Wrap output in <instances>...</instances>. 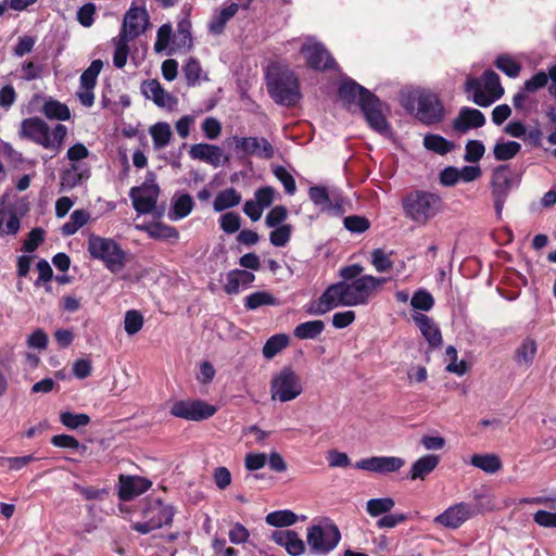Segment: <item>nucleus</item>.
<instances>
[{
    "instance_id": "f257e3e1",
    "label": "nucleus",
    "mask_w": 556,
    "mask_h": 556,
    "mask_svg": "<svg viewBox=\"0 0 556 556\" xmlns=\"http://www.w3.org/2000/svg\"><path fill=\"white\" fill-rule=\"evenodd\" d=\"M387 282V278L363 275L348 282L340 281L329 286L309 313L323 315L338 306H357L366 304L374 292Z\"/></svg>"
},
{
    "instance_id": "f03ea898",
    "label": "nucleus",
    "mask_w": 556,
    "mask_h": 556,
    "mask_svg": "<svg viewBox=\"0 0 556 556\" xmlns=\"http://www.w3.org/2000/svg\"><path fill=\"white\" fill-rule=\"evenodd\" d=\"M87 251L92 258L102 262L105 268L113 274L122 271L128 263V253L113 238L90 233L87 240Z\"/></svg>"
},
{
    "instance_id": "7ed1b4c3",
    "label": "nucleus",
    "mask_w": 556,
    "mask_h": 556,
    "mask_svg": "<svg viewBox=\"0 0 556 556\" xmlns=\"http://www.w3.org/2000/svg\"><path fill=\"white\" fill-rule=\"evenodd\" d=\"M20 135L45 149H50L58 153L67 136V128L62 124H58L53 129H50L48 124L41 118L29 117L21 123Z\"/></svg>"
},
{
    "instance_id": "20e7f679",
    "label": "nucleus",
    "mask_w": 556,
    "mask_h": 556,
    "mask_svg": "<svg viewBox=\"0 0 556 556\" xmlns=\"http://www.w3.org/2000/svg\"><path fill=\"white\" fill-rule=\"evenodd\" d=\"M442 199L432 192L415 190L402 200L405 216L418 225H426L442 210Z\"/></svg>"
},
{
    "instance_id": "39448f33",
    "label": "nucleus",
    "mask_w": 556,
    "mask_h": 556,
    "mask_svg": "<svg viewBox=\"0 0 556 556\" xmlns=\"http://www.w3.org/2000/svg\"><path fill=\"white\" fill-rule=\"evenodd\" d=\"M465 91L472 93V101L482 108L491 105L504 94L500 76L493 71H485L481 80L473 77L467 78Z\"/></svg>"
},
{
    "instance_id": "423d86ee",
    "label": "nucleus",
    "mask_w": 556,
    "mask_h": 556,
    "mask_svg": "<svg viewBox=\"0 0 556 556\" xmlns=\"http://www.w3.org/2000/svg\"><path fill=\"white\" fill-rule=\"evenodd\" d=\"M174 515L175 510L172 505L160 500H153L142 510L143 521L135 522L132 528L142 534H147L163 526L170 525Z\"/></svg>"
},
{
    "instance_id": "0eeeda50",
    "label": "nucleus",
    "mask_w": 556,
    "mask_h": 556,
    "mask_svg": "<svg viewBox=\"0 0 556 556\" xmlns=\"http://www.w3.org/2000/svg\"><path fill=\"white\" fill-rule=\"evenodd\" d=\"M412 108L416 117L424 124L439 123L444 117V108L438 96L428 90H416L410 94Z\"/></svg>"
},
{
    "instance_id": "6e6552de",
    "label": "nucleus",
    "mask_w": 556,
    "mask_h": 556,
    "mask_svg": "<svg viewBox=\"0 0 556 556\" xmlns=\"http://www.w3.org/2000/svg\"><path fill=\"white\" fill-rule=\"evenodd\" d=\"M340 539V531L333 523H319L307 529L306 542L315 555L330 553L339 544Z\"/></svg>"
},
{
    "instance_id": "1a4fd4ad",
    "label": "nucleus",
    "mask_w": 556,
    "mask_h": 556,
    "mask_svg": "<svg viewBox=\"0 0 556 556\" xmlns=\"http://www.w3.org/2000/svg\"><path fill=\"white\" fill-rule=\"evenodd\" d=\"M514 186L513 173L507 165L496 167L491 177V192L496 214H502L506 199Z\"/></svg>"
},
{
    "instance_id": "9d476101",
    "label": "nucleus",
    "mask_w": 556,
    "mask_h": 556,
    "mask_svg": "<svg viewBox=\"0 0 556 556\" xmlns=\"http://www.w3.org/2000/svg\"><path fill=\"white\" fill-rule=\"evenodd\" d=\"M215 406L200 400L176 401L170 407V414L187 420H203L213 416Z\"/></svg>"
},
{
    "instance_id": "9b49d317",
    "label": "nucleus",
    "mask_w": 556,
    "mask_h": 556,
    "mask_svg": "<svg viewBox=\"0 0 556 556\" xmlns=\"http://www.w3.org/2000/svg\"><path fill=\"white\" fill-rule=\"evenodd\" d=\"M149 25V15L144 8L131 7L125 14L119 35L134 40L143 34Z\"/></svg>"
},
{
    "instance_id": "f8f14e48",
    "label": "nucleus",
    "mask_w": 556,
    "mask_h": 556,
    "mask_svg": "<svg viewBox=\"0 0 556 556\" xmlns=\"http://www.w3.org/2000/svg\"><path fill=\"white\" fill-rule=\"evenodd\" d=\"M129 197L138 213H150L155 207L159 197V187L153 181H146L140 187L131 188Z\"/></svg>"
},
{
    "instance_id": "ddd939ff",
    "label": "nucleus",
    "mask_w": 556,
    "mask_h": 556,
    "mask_svg": "<svg viewBox=\"0 0 556 556\" xmlns=\"http://www.w3.org/2000/svg\"><path fill=\"white\" fill-rule=\"evenodd\" d=\"M476 511L465 502L457 503L446 508L434 518V522L445 528L457 529L468 519L473 517Z\"/></svg>"
},
{
    "instance_id": "4468645a",
    "label": "nucleus",
    "mask_w": 556,
    "mask_h": 556,
    "mask_svg": "<svg viewBox=\"0 0 556 556\" xmlns=\"http://www.w3.org/2000/svg\"><path fill=\"white\" fill-rule=\"evenodd\" d=\"M405 465V460L396 456H372L358 460L355 468L378 473L399 471Z\"/></svg>"
},
{
    "instance_id": "2eb2a0df",
    "label": "nucleus",
    "mask_w": 556,
    "mask_h": 556,
    "mask_svg": "<svg viewBox=\"0 0 556 556\" xmlns=\"http://www.w3.org/2000/svg\"><path fill=\"white\" fill-rule=\"evenodd\" d=\"M307 64L318 71H326L334 67L336 62L330 53L318 42L311 40L304 43L301 48Z\"/></svg>"
},
{
    "instance_id": "dca6fc26",
    "label": "nucleus",
    "mask_w": 556,
    "mask_h": 556,
    "mask_svg": "<svg viewBox=\"0 0 556 556\" xmlns=\"http://www.w3.org/2000/svg\"><path fill=\"white\" fill-rule=\"evenodd\" d=\"M304 391L302 377L291 367L280 370V402H290Z\"/></svg>"
},
{
    "instance_id": "f3484780",
    "label": "nucleus",
    "mask_w": 556,
    "mask_h": 556,
    "mask_svg": "<svg viewBox=\"0 0 556 556\" xmlns=\"http://www.w3.org/2000/svg\"><path fill=\"white\" fill-rule=\"evenodd\" d=\"M188 153L192 160L207 163L213 167H219L227 162L222 148L210 143L192 144Z\"/></svg>"
},
{
    "instance_id": "a211bd4d",
    "label": "nucleus",
    "mask_w": 556,
    "mask_h": 556,
    "mask_svg": "<svg viewBox=\"0 0 556 556\" xmlns=\"http://www.w3.org/2000/svg\"><path fill=\"white\" fill-rule=\"evenodd\" d=\"M301 97L298 78L291 71L280 68V105L293 106Z\"/></svg>"
},
{
    "instance_id": "6ab92c4d",
    "label": "nucleus",
    "mask_w": 556,
    "mask_h": 556,
    "mask_svg": "<svg viewBox=\"0 0 556 556\" xmlns=\"http://www.w3.org/2000/svg\"><path fill=\"white\" fill-rule=\"evenodd\" d=\"M485 124V117L481 111L468 106L460 109L457 117L453 121L452 127L459 134H465L471 128H479Z\"/></svg>"
},
{
    "instance_id": "aec40b11",
    "label": "nucleus",
    "mask_w": 556,
    "mask_h": 556,
    "mask_svg": "<svg viewBox=\"0 0 556 556\" xmlns=\"http://www.w3.org/2000/svg\"><path fill=\"white\" fill-rule=\"evenodd\" d=\"M361 109L371 128L379 132L387 129V122L381 112V102L374 93L367 94V100L361 105Z\"/></svg>"
},
{
    "instance_id": "412c9836",
    "label": "nucleus",
    "mask_w": 556,
    "mask_h": 556,
    "mask_svg": "<svg viewBox=\"0 0 556 556\" xmlns=\"http://www.w3.org/2000/svg\"><path fill=\"white\" fill-rule=\"evenodd\" d=\"M233 141L236 149L240 150L244 154L257 155L268 159L274 153L271 146L265 139H257L253 137H235Z\"/></svg>"
},
{
    "instance_id": "4be33fe9",
    "label": "nucleus",
    "mask_w": 556,
    "mask_h": 556,
    "mask_svg": "<svg viewBox=\"0 0 556 556\" xmlns=\"http://www.w3.org/2000/svg\"><path fill=\"white\" fill-rule=\"evenodd\" d=\"M141 91L147 99L152 100L157 106L172 109L176 104V99L157 80L144 81Z\"/></svg>"
},
{
    "instance_id": "5701e85b",
    "label": "nucleus",
    "mask_w": 556,
    "mask_h": 556,
    "mask_svg": "<svg viewBox=\"0 0 556 556\" xmlns=\"http://www.w3.org/2000/svg\"><path fill=\"white\" fill-rule=\"evenodd\" d=\"M413 320L418 326L421 334L432 348H439L442 344V334L439 326L432 318L422 314L415 313L412 315Z\"/></svg>"
},
{
    "instance_id": "b1692460",
    "label": "nucleus",
    "mask_w": 556,
    "mask_h": 556,
    "mask_svg": "<svg viewBox=\"0 0 556 556\" xmlns=\"http://www.w3.org/2000/svg\"><path fill=\"white\" fill-rule=\"evenodd\" d=\"M151 486V482L142 477H124L119 478L118 495L124 501H129L139 496Z\"/></svg>"
},
{
    "instance_id": "393cba45",
    "label": "nucleus",
    "mask_w": 556,
    "mask_h": 556,
    "mask_svg": "<svg viewBox=\"0 0 556 556\" xmlns=\"http://www.w3.org/2000/svg\"><path fill=\"white\" fill-rule=\"evenodd\" d=\"M193 47V39L191 35V22L189 18L181 20L177 25V31L173 36V46L168 53L188 52Z\"/></svg>"
},
{
    "instance_id": "a878e982",
    "label": "nucleus",
    "mask_w": 556,
    "mask_h": 556,
    "mask_svg": "<svg viewBox=\"0 0 556 556\" xmlns=\"http://www.w3.org/2000/svg\"><path fill=\"white\" fill-rule=\"evenodd\" d=\"M254 274L244 269H235L226 275L224 289L228 294H237L254 281Z\"/></svg>"
},
{
    "instance_id": "bb28decb",
    "label": "nucleus",
    "mask_w": 556,
    "mask_h": 556,
    "mask_svg": "<svg viewBox=\"0 0 556 556\" xmlns=\"http://www.w3.org/2000/svg\"><path fill=\"white\" fill-rule=\"evenodd\" d=\"M90 169L83 165H70L61 173L60 181L63 189L70 190L88 180Z\"/></svg>"
},
{
    "instance_id": "cd10ccee",
    "label": "nucleus",
    "mask_w": 556,
    "mask_h": 556,
    "mask_svg": "<svg viewBox=\"0 0 556 556\" xmlns=\"http://www.w3.org/2000/svg\"><path fill=\"white\" fill-rule=\"evenodd\" d=\"M238 10L239 5L235 2L216 10L208 23L210 31L215 35L222 34L226 24L237 14Z\"/></svg>"
},
{
    "instance_id": "c85d7f7f",
    "label": "nucleus",
    "mask_w": 556,
    "mask_h": 556,
    "mask_svg": "<svg viewBox=\"0 0 556 556\" xmlns=\"http://www.w3.org/2000/svg\"><path fill=\"white\" fill-rule=\"evenodd\" d=\"M309 199L313 203L320 207L323 212L330 214H339L341 205L336 201L333 202L325 187H312L308 190Z\"/></svg>"
},
{
    "instance_id": "c756f323",
    "label": "nucleus",
    "mask_w": 556,
    "mask_h": 556,
    "mask_svg": "<svg viewBox=\"0 0 556 556\" xmlns=\"http://www.w3.org/2000/svg\"><path fill=\"white\" fill-rule=\"evenodd\" d=\"M367 94L371 96L372 93L353 80L343 81L339 89V96L343 101L355 102L357 100L359 105L367 100Z\"/></svg>"
},
{
    "instance_id": "7c9ffc66",
    "label": "nucleus",
    "mask_w": 556,
    "mask_h": 556,
    "mask_svg": "<svg viewBox=\"0 0 556 556\" xmlns=\"http://www.w3.org/2000/svg\"><path fill=\"white\" fill-rule=\"evenodd\" d=\"M440 462V457L438 455L428 454L420 458H418L410 468V479H421L424 480L426 476L432 472Z\"/></svg>"
},
{
    "instance_id": "2f4dec72",
    "label": "nucleus",
    "mask_w": 556,
    "mask_h": 556,
    "mask_svg": "<svg viewBox=\"0 0 556 556\" xmlns=\"http://www.w3.org/2000/svg\"><path fill=\"white\" fill-rule=\"evenodd\" d=\"M470 464L489 475L496 473L503 466L500 456L493 453L475 454L470 459Z\"/></svg>"
},
{
    "instance_id": "473e14b6",
    "label": "nucleus",
    "mask_w": 556,
    "mask_h": 556,
    "mask_svg": "<svg viewBox=\"0 0 556 556\" xmlns=\"http://www.w3.org/2000/svg\"><path fill=\"white\" fill-rule=\"evenodd\" d=\"M267 460L271 469L278 470V454L275 452L270 453L269 459L264 453H249L245 456L244 465L248 470L253 471L263 468Z\"/></svg>"
},
{
    "instance_id": "72a5a7b5",
    "label": "nucleus",
    "mask_w": 556,
    "mask_h": 556,
    "mask_svg": "<svg viewBox=\"0 0 556 556\" xmlns=\"http://www.w3.org/2000/svg\"><path fill=\"white\" fill-rule=\"evenodd\" d=\"M536 351V342L531 338L525 339L515 352L516 363L519 366H531L534 361Z\"/></svg>"
},
{
    "instance_id": "f704fd0d",
    "label": "nucleus",
    "mask_w": 556,
    "mask_h": 556,
    "mask_svg": "<svg viewBox=\"0 0 556 556\" xmlns=\"http://www.w3.org/2000/svg\"><path fill=\"white\" fill-rule=\"evenodd\" d=\"M149 134L152 137L153 147L156 150L165 148L173 136L172 128L166 122H159L149 128Z\"/></svg>"
},
{
    "instance_id": "c9c22d12",
    "label": "nucleus",
    "mask_w": 556,
    "mask_h": 556,
    "mask_svg": "<svg viewBox=\"0 0 556 556\" xmlns=\"http://www.w3.org/2000/svg\"><path fill=\"white\" fill-rule=\"evenodd\" d=\"M193 207V200L189 194H179L173 199V208L169 212L172 220H179L188 216Z\"/></svg>"
},
{
    "instance_id": "e433bc0d",
    "label": "nucleus",
    "mask_w": 556,
    "mask_h": 556,
    "mask_svg": "<svg viewBox=\"0 0 556 556\" xmlns=\"http://www.w3.org/2000/svg\"><path fill=\"white\" fill-rule=\"evenodd\" d=\"M90 219V214L86 210H75L71 216L70 220L66 222L62 228L61 231L64 236H73L75 235L80 228H83Z\"/></svg>"
},
{
    "instance_id": "4c0bfd02",
    "label": "nucleus",
    "mask_w": 556,
    "mask_h": 556,
    "mask_svg": "<svg viewBox=\"0 0 556 556\" xmlns=\"http://www.w3.org/2000/svg\"><path fill=\"white\" fill-rule=\"evenodd\" d=\"M424 147L429 151L444 155L451 152L455 144L440 135L429 134L424 138Z\"/></svg>"
},
{
    "instance_id": "58836bf2",
    "label": "nucleus",
    "mask_w": 556,
    "mask_h": 556,
    "mask_svg": "<svg viewBox=\"0 0 556 556\" xmlns=\"http://www.w3.org/2000/svg\"><path fill=\"white\" fill-rule=\"evenodd\" d=\"M280 545L292 556H299L305 549L304 542L291 530L280 531Z\"/></svg>"
},
{
    "instance_id": "ea45409f",
    "label": "nucleus",
    "mask_w": 556,
    "mask_h": 556,
    "mask_svg": "<svg viewBox=\"0 0 556 556\" xmlns=\"http://www.w3.org/2000/svg\"><path fill=\"white\" fill-rule=\"evenodd\" d=\"M325 329L323 320H309L298 325L294 329V336L301 340L317 338Z\"/></svg>"
},
{
    "instance_id": "a19ab883",
    "label": "nucleus",
    "mask_w": 556,
    "mask_h": 556,
    "mask_svg": "<svg viewBox=\"0 0 556 556\" xmlns=\"http://www.w3.org/2000/svg\"><path fill=\"white\" fill-rule=\"evenodd\" d=\"M240 201L241 195L233 188H228L216 195L213 206L216 212H222L238 205Z\"/></svg>"
},
{
    "instance_id": "79ce46f5",
    "label": "nucleus",
    "mask_w": 556,
    "mask_h": 556,
    "mask_svg": "<svg viewBox=\"0 0 556 556\" xmlns=\"http://www.w3.org/2000/svg\"><path fill=\"white\" fill-rule=\"evenodd\" d=\"M42 112L50 119L67 121L71 117L70 109L65 104L51 99L46 101Z\"/></svg>"
},
{
    "instance_id": "37998d69",
    "label": "nucleus",
    "mask_w": 556,
    "mask_h": 556,
    "mask_svg": "<svg viewBox=\"0 0 556 556\" xmlns=\"http://www.w3.org/2000/svg\"><path fill=\"white\" fill-rule=\"evenodd\" d=\"M520 149V143L516 141H497L494 146L493 154L497 161H508L514 159Z\"/></svg>"
},
{
    "instance_id": "c03bdc74",
    "label": "nucleus",
    "mask_w": 556,
    "mask_h": 556,
    "mask_svg": "<svg viewBox=\"0 0 556 556\" xmlns=\"http://www.w3.org/2000/svg\"><path fill=\"white\" fill-rule=\"evenodd\" d=\"M395 502L391 497L371 498L366 503V511L371 517H378L392 510Z\"/></svg>"
},
{
    "instance_id": "a18cd8bd",
    "label": "nucleus",
    "mask_w": 556,
    "mask_h": 556,
    "mask_svg": "<svg viewBox=\"0 0 556 556\" xmlns=\"http://www.w3.org/2000/svg\"><path fill=\"white\" fill-rule=\"evenodd\" d=\"M113 41L115 45L113 63L117 68H123L127 63L128 53H129L128 43L131 40L118 35Z\"/></svg>"
},
{
    "instance_id": "49530a36",
    "label": "nucleus",
    "mask_w": 556,
    "mask_h": 556,
    "mask_svg": "<svg viewBox=\"0 0 556 556\" xmlns=\"http://www.w3.org/2000/svg\"><path fill=\"white\" fill-rule=\"evenodd\" d=\"M61 424L70 430H76L80 427H86L90 422V417L87 414L62 412L60 414Z\"/></svg>"
},
{
    "instance_id": "de8ad7c7",
    "label": "nucleus",
    "mask_w": 556,
    "mask_h": 556,
    "mask_svg": "<svg viewBox=\"0 0 556 556\" xmlns=\"http://www.w3.org/2000/svg\"><path fill=\"white\" fill-rule=\"evenodd\" d=\"M143 315L137 309H129L124 316V329L128 336L138 333L143 327Z\"/></svg>"
},
{
    "instance_id": "09e8293b",
    "label": "nucleus",
    "mask_w": 556,
    "mask_h": 556,
    "mask_svg": "<svg viewBox=\"0 0 556 556\" xmlns=\"http://www.w3.org/2000/svg\"><path fill=\"white\" fill-rule=\"evenodd\" d=\"M184 74L190 86L198 85L202 78L207 79L206 76L203 75L200 62L193 58H190L185 64Z\"/></svg>"
},
{
    "instance_id": "8fccbe9b",
    "label": "nucleus",
    "mask_w": 556,
    "mask_h": 556,
    "mask_svg": "<svg viewBox=\"0 0 556 556\" xmlns=\"http://www.w3.org/2000/svg\"><path fill=\"white\" fill-rule=\"evenodd\" d=\"M34 455L16 456V457H0V467L7 468L10 471H18L26 467L29 463L37 460Z\"/></svg>"
},
{
    "instance_id": "3c124183",
    "label": "nucleus",
    "mask_w": 556,
    "mask_h": 556,
    "mask_svg": "<svg viewBox=\"0 0 556 556\" xmlns=\"http://www.w3.org/2000/svg\"><path fill=\"white\" fill-rule=\"evenodd\" d=\"M149 237L154 239H178V231L170 226L153 224L147 227Z\"/></svg>"
},
{
    "instance_id": "603ef678",
    "label": "nucleus",
    "mask_w": 556,
    "mask_h": 556,
    "mask_svg": "<svg viewBox=\"0 0 556 556\" xmlns=\"http://www.w3.org/2000/svg\"><path fill=\"white\" fill-rule=\"evenodd\" d=\"M20 229V218L16 213H2L0 217V235H15Z\"/></svg>"
},
{
    "instance_id": "864d4df0",
    "label": "nucleus",
    "mask_w": 556,
    "mask_h": 556,
    "mask_svg": "<svg viewBox=\"0 0 556 556\" xmlns=\"http://www.w3.org/2000/svg\"><path fill=\"white\" fill-rule=\"evenodd\" d=\"M371 264L378 273H387L393 267L390 254L381 249H375L371 252Z\"/></svg>"
},
{
    "instance_id": "5fc2aeb1",
    "label": "nucleus",
    "mask_w": 556,
    "mask_h": 556,
    "mask_svg": "<svg viewBox=\"0 0 556 556\" xmlns=\"http://www.w3.org/2000/svg\"><path fill=\"white\" fill-rule=\"evenodd\" d=\"M410 305L416 309L428 312L433 307L434 299L428 291L420 289L414 293Z\"/></svg>"
},
{
    "instance_id": "6e6d98bb",
    "label": "nucleus",
    "mask_w": 556,
    "mask_h": 556,
    "mask_svg": "<svg viewBox=\"0 0 556 556\" xmlns=\"http://www.w3.org/2000/svg\"><path fill=\"white\" fill-rule=\"evenodd\" d=\"M496 67L509 77H517L520 73V65L508 55H500L495 61Z\"/></svg>"
},
{
    "instance_id": "4d7b16f0",
    "label": "nucleus",
    "mask_w": 556,
    "mask_h": 556,
    "mask_svg": "<svg viewBox=\"0 0 556 556\" xmlns=\"http://www.w3.org/2000/svg\"><path fill=\"white\" fill-rule=\"evenodd\" d=\"M485 152L483 143L479 140H469L465 147L464 160L469 163H476L482 159Z\"/></svg>"
},
{
    "instance_id": "13d9d810",
    "label": "nucleus",
    "mask_w": 556,
    "mask_h": 556,
    "mask_svg": "<svg viewBox=\"0 0 556 556\" xmlns=\"http://www.w3.org/2000/svg\"><path fill=\"white\" fill-rule=\"evenodd\" d=\"M173 37V29L169 24L162 25L156 34V41L154 43V50L161 53L169 48V43Z\"/></svg>"
},
{
    "instance_id": "bf43d9fd",
    "label": "nucleus",
    "mask_w": 556,
    "mask_h": 556,
    "mask_svg": "<svg viewBox=\"0 0 556 556\" xmlns=\"http://www.w3.org/2000/svg\"><path fill=\"white\" fill-rule=\"evenodd\" d=\"M343 224L349 231L355 233L365 232L370 227L369 220L366 217L359 215L346 216L343 220Z\"/></svg>"
},
{
    "instance_id": "052dcab7",
    "label": "nucleus",
    "mask_w": 556,
    "mask_h": 556,
    "mask_svg": "<svg viewBox=\"0 0 556 556\" xmlns=\"http://www.w3.org/2000/svg\"><path fill=\"white\" fill-rule=\"evenodd\" d=\"M89 154L88 148L84 143L77 142L68 148L66 159L70 165H81L80 162L87 159Z\"/></svg>"
},
{
    "instance_id": "680f3d73",
    "label": "nucleus",
    "mask_w": 556,
    "mask_h": 556,
    "mask_svg": "<svg viewBox=\"0 0 556 556\" xmlns=\"http://www.w3.org/2000/svg\"><path fill=\"white\" fill-rule=\"evenodd\" d=\"M275 299L269 293L260 291L245 298V306L249 309H256L263 305L274 304Z\"/></svg>"
},
{
    "instance_id": "e2e57ef3",
    "label": "nucleus",
    "mask_w": 556,
    "mask_h": 556,
    "mask_svg": "<svg viewBox=\"0 0 556 556\" xmlns=\"http://www.w3.org/2000/svg\"><path fill=\"white\" fill-rule=\"evenodd\" d=\"M220 227L227 233H235L240 229L241 219L236 213L229 212L220 216Z\"/></svg>"
},
{
    "instance_id": "0e129e2a",
    "label": "nucleus",
    "mask_w": 556,
    "mask_h": 556,
    "mask_svg": "<svg viewBox=\"0 0 556 556\" xmlns=\"http://www.w3.org/2000/svg\"><path fill=\"white\" fill-rule=\"evenodd\" d=\"M548 83V76L545 72L540 71L534 74L530 79L525 81V91L526 92H535L542 88H544Z\"/></svg>"
},
{
    "instance_id": "69168bd1",
    "label": "nucleus",
    "mask_w": 556,
    "mask_h": 556,
    "mask_svg": "<svg viewBox=\"0 0 556 556\" xmlns=\"http://www.w3.org/2000/svg\"><path fill=\"white\" fill-rule=\"evenodd\" d=\"M266 83L270 97L275 101H278V68L275 64L269 65L266 68Z\"/></svg>"
},
{
    "instance_id": "338daca9",
    "label": "nucleus",
    "mask_w": 556,
    "mask_h": 556,
    "mask_svg": "<svg viewBox=\"0 0 556 556\" xmlns=\"http://www.w3.org/2000/svg\"><path fill=\"white\" fill-rule=\"evenodd\" d=\"M205 137L214 140L219 137L222 132V124L215 117H207L203 121L201 126Z\"/></svg>"
},
{
    "instance_id": "774afa93",
    "label": "nucleus",
    "mask_w": 556,
    "mask_h": 556,
    "mask_svg": "<svg viewBox=\"0 0 556 556\" xmlns=\"http://www.w3.org/2000/svg\"><path fill=\"white\" fill-rule=\"evenodd\" d=\"M327 460L332 468H346L351 465V459L348 454L337 450L328 452Z\"/></svg>"
}]
</instances>
